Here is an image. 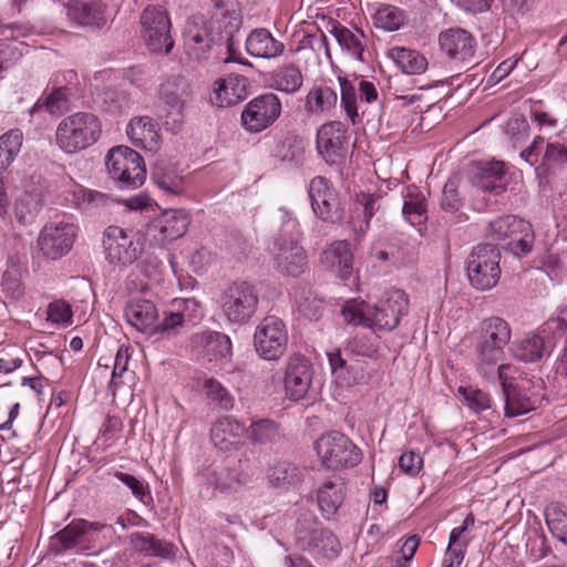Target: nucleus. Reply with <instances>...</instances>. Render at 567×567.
I'll use <instances>...</instances> for the list:
<instances>
[{"instance_id":"72a5a7b5","label":"nucleus","mask_w":567,"mask_h":567,"mask_svg":"<svg viewBox=\"0 0 567 567\" xmlns=\"http://www.w3.org/2000/svg\"><path fill=\"white\" fill-rule=\"evenodd\" d=\"M194 349H202L212 359L227 358L231 352V341L228 336L217 331L195 333L190 338Z\"/></svg>"},{"instance_id":"79ce46f5","label":"nucleus","mask_w":567,"mask_h":567,"mask_svg":"<svg viewBox=\"0 0 567 567\" xmlns=\"http://www.w3.org/2000/svg\"><path fill=\"white\" fill-rule=\"evenodd\" d=\"M329 24L331 25V29L329 32L336 38L339 45L347 50L349 54L354 56L358 61L363 62V44L361 41V38L364 37L362 31H358L359 34L352 32L347 27L340 24L336 20H329Z\"/></svg>"},{"instance_id":"9d476101","label":"nucleus","mask_w":567,"mask_h":567,"mask_svg":"<svg viewBox=\"0 0 567 567\" xmlns=\"http://www.w3.org/2000/svg\"><path fill=\"white\" fill-rule=\"evenodd\" d=\"M184 49L194 61L208 60L213 49L220 45V34L213 32L212 23L203 14H194L186 20L184 31Z\"/></svg>"},{"instance_id":"bf43d9fd","label":"nucleus","mask_w":567,"mask_h":567,"mask_svg":"<svg viewBox=\"0 0 567 567\" xmlns=\"http://www.w3.org/2000/svg\"><path fill=\"white\" fill-rule=\"evenodd\" d=\"M207 399L215 406L223 410H230L234 406V398L229 391L217 380L208 379L204 383Z\"/></svg>"},{"instance_id":"5fc2aeb1","label":"nucleus","mask_w":567,"mask_h":567,"mask_svg":"<svg viewBox=\"0 0 567 567\" xmlns=\"http://www.w3.org/2000/svg\"><path fill=\"white\" fill-rule=\"evenodd\" d=\"M403 10L385 4L378 9L374 14V25L384 31H396L404 23Z\"/></svg>"},{"instance_id":"680f3d73","label":"nucleus","mask_w":567,"mask_h":567,"mask_svg":"<svg viewBox=\"0 0 567 567\" xmlns=\"http://www.w3.org/2000/svg\"><path fill=\"white\" fill-rule=\"evenodd\" d=\"M2 291L9 299H19L23 295L22 272L18 266L9 267L2 275Z\"/></svg>"},{"instance_id":"4c0bfd02","label":"nucleus","mask_w":567,"mask_h":567,"mask_svg":"<svg viewBox=\"0 0 567 567\" xmlns=\"http://www.w3.org/2000/svg\"><path fill=\"white\" fill-rule=\"evenodd\" d=\"M71 87L66 85L53 87L50 93L35 102L31 114L44 110L51 115L61 116L71 110Z\"/></svg>"},{"instance_id":"cd10ccee","label":"nucleus","mask_w":567,"mask_h":567,"mask_svg":"<svg viewBox=\"0 0 567 567\" xmlns=\"http://www.w3.org/2000/svg\"><path fill=\"white\" fill-rule=\"evenodd\" d=\"M247 78L229 75L215 82L212 103L219 107H228L243 101L247 95Z\"/></svg>"},{"instance_id":"4be33fe9","label":"nucleus","mask_w":567,"mask_h":567,"mask_svg":"<svg viewBox=\"0 0 567 567\" xmlns=\"http://www.w3.org/2000/svg\"><path fill=\"white\" fill-rule=\"evenodd\" d=\"M195 305L192 299L174 300L171 308L163 311V318L155 321L152 337L161 336L163 339H172L187 328L186 309Z\"/></svg>"},{"instance_id":"09e8293b","label":"nucleus","mask_w":567,"mask_h":567,"mask_svg":"<svg viewBox=\"0 0 567 567\" xmlns=\"http://www.w3.org/2000/svg\"><path fill=\"white\" fill-rule=\"evenodd\" d=\"M43 206L40 194L25 193L16 204V217L22 225H31Z\"/></svg>"},{"instance_id":"052dcab7","label":"nucleus","mask_w":567,"mask_h":567,"mask_svg":"<svg viewBox=\"0 0 567 567\" xmlns=\"http://www.w3.org/2000/svg\"><path fill=\"white\" fill-rule=\"evenodd\" d=\"M212 484L220 492H231L237 491L244 484V480L236 470L225 466L213 473Z\"/></svg>"},{"instance_id":"5701e85b","label":"nucleus","mask_w":567,"mask_h":567,"mask_svg":"<svg viewBox=\"0 0 567 567\" xmlns=\"http://www.w3.org/2000/svg\"><path fill=\"white\" fill-rule=\"evenodd\" d=\"M189 223L190 218L186 210L168 209L153 221L151 229L157 231L154 237L161 244H165L182 237L186 233Z\"/></svg>"},{"instance_id":"864d4df0","label":"nucleus","mask_w":567,"mask_h":567,"mask_svg":"<svg viewBox=\"0 0 567 567\" xmlns=\"http://www.w3.org/2000/svg\"><path fill=\"white\" fill-rule=\"evenodd\" d=\"M109 475H112L121 483H123L131 491L133 496L144 505H150L153 503V496L150 491V486L144 480L122 471H113L110 472Z\"/></svg>"},{"instance_id":"7ed1b4c3","label":"nucleus","mask_w":567,"mask_h":567,"mask_svg":"<svg viewBox=\"0 0 567 567\" xmlns=\"http://www.w3.org/2000/svg\"><path fill=\"white\" fill-rule=\"evenodd\" d=\"M102 135V123L91 112H75L56 126L55 144L65 154L74 155L94 145Z\"/></svg>"},{"instance_id":"603ef678","label":"nucleus","mask_w":567,"mask_h":567,"mask_svg":"<svg viewBox=\"0 0 567 567\" xmlns=\"http://www.w3.org/2000/svg\"><path fill=\"white\" fill-rule=\"evenodd\" d=\"M133 150L127 146H116L109 151L105 166L110 177L118 183L125 174L126 165L130 164L131 156L127 153H132Z\"/></svg>"},{"instance_id":"473e14b6","label":"nucleus","mask_w":567,"mask_h":567,"mask_svg":"<svg viewBox=\"0 0 567 567\" xmlns=\"http://www.w3.org/2000/svg\"><path fill=\"white\" fill-rule=\"evenodd\" d=\"M338 93L327 84H315L305 97V111L310 115H328L336 109Z\"/></svg>"},{"instance_id":"f257e3e1","label":"nucleus","mask_w":567,"mask_h":567,"mask_svg":"<svg viewBox=\"0 0 567 567\" xmlns=\"http://www.w3.org/2000/svg\"><path fill=\"white\" fill-rule=\"evenodd\" d=\"M409 312V299L400 289L385 292L375 305L348 301L341 313L348 324L362 326L374 331H392Z\"/></svg>"},{"instance_id":"a19ab883","label":"nucleus","mask_w":567,"mask_h":567,"mask_svg":"<svg viewBox=\"0 0 567 567\" xmlns=\"http://www.w3.org/2000/svg\"><path fill=\"white\" fill-rule=\"evenodd\" d=\"M511 350L513 355L523 362H536L545 354L544 338L536 333H527L515 341Z\"/></svg>"},{"instance_id":"c03bdc74","label":"nucleus","mask_w":567,"mask_h":567,"mask_svg":"<svg viewBox=\"0 0 567 567\" xmlns=\"http://www.w3.org/2000/svg\"><path fill=\"white\" fill-rule=\"evenodd\" d=\"M272 86L285 93H296L302 86L303 76L296 64H285L277 68L271 74Z\"/></svg>"},{"instance_id":"2eb2a0df","label":"nucleus","mask_w":567,"mask_h":567,"mask_svg":"<svg viewBox=\"0 0 567 567\" xmlns=\"http://www.w3.org/2000/svg\"><path fill=\"white\" fill-rule=\"evenodd\" d=\"M255 347L265 360H278L286 351L288 332L284 321L277 317H266L255 332Z\"/></svg>"},{"instance_id":"3c124183","label":"nucleus","mask_w":567,"mask_h":567,"mask_svg":"<svg viewBox=\"0 0 567 567\" xmlns=\"http://www.w3.org/2000/svg\"><path fill=\"white\" fill-rule=\"evenodd\" d=\"M300 138L298 135L287 132L276 136L271 155L280 162H292L299 155Z\"/></svg>"},{"instance_id":"6e6552de","label":"nucleus","mask_w":567,"mask_h":567,"mask_svg":"<svg viewBox=\"0 0 567 567\" xmlns=\"http://www.w3.org/2000/svg\"><path fill=\"white\" fill-rule=\"evenodd\" d=\"M259 303L257 288L245 280L233 281L221 295V307L226 318L238 324L248 322Z\"/></svg>"},{"instance_id":"c85d7f7f","label":"nucleus","mask_w":567,"mask_h":567,"mask_svg":"<svg viewBox=\"0 0 567 567\" xmlns=\"http://www.w3.org/2000/svg\"><path fill=\"white\" fill-rule=\"evenodd\" d=\"M127 322L136 330L147 333L152 337L155 329V321L158 318V311L153 301L146 299H133L124 309Z\"/></svg>"},{"instance_id":"b1692460","label":"nucleus","mask_w":567,"mask_h":567,"mask_svg":"<svg viewBox=\"0 0 567 567\" xmlns=\"http://www.w3.org/2000/svg\"><path fill=\"white\" fill-rule=\"evenodd\" d=\"M152 181L164 193L181 195L185 190V178L178 169L177 163L171 158L159 157L152 168Z\"/></svg>"},{"instance_id":"9b49d317","label":"nucleus","mask_w":567,"mask_h":567,"mask_svg":"<svg viewBox=\"0 0 567 567\" xmlns=\"http://www.w3.org/2000/svg\"><path fill=\"white\" fill-rule=\"evenodd\" d=\"M142 34L152 52L169 53L174 47L171 20L161 7L148 6L141 14Z\"/></svg>"},{"instance_id":"f03ea898","label":"nucleus","mask_w":567,"mask_h":567,"mask_svg":"<svg viewBox=\"0 0 567 567\" xmlns=\"http://www.w3.org/2000/svg\"><path fill=\"white\" fill-rule=\"evenodd\" d=\"M511 338V326L501 317L493 316L480 323L474 348L475 365L480 374L489 380L502 378L508 369L502 361Z\"/></svg>"},{"instance_id":"e433bc0d","label":"nucleus","mask_w":567,"mask_h":567,"mask_svg":"<svg viewBox=\"0 0 567 567\" xmlns=\"http://www.w3.org/2000/svg\"><path fill=\"white\" fill-rule=\"evenodd\" d=\"M95 104L110 114L125 113L132 103L131 94L120 86H104L96 91Z\"/></svg>"},{"instance_id":"0e129e2a","label":"nucleus","mask_w":567,"mask_h":567,"mask_svg":"<svg viewBox=\"0 0 567 567\" xmlns=\"http://www.w3.org/2000/svg\"><path fill=\"white\" fill-rule=\"evenodd\" d=\"M546 523L553 536L567 545V513L553 507L546 512Z\"/></svg>"},{"instance_id":"412c9836","label":"nucleus","mask_w":567,"mask_h":567,"mask_svg":"<svg viewBox=\"0 0 567 567\" xmlns=\"http://www.w3.org/2000/svg\"><path fill=\"white\" fill-rule=\"evenodd\" d=\"M472 184L494 195L505 192L508 181L503 162H481L471 177Z\"/></svg>"},{"instance_id":"f704fd0d","label":"nucleus","mask_w":567,"mask_h":567,"mask_svg":"<svg viewBox=\"0 0 567 567\" xmlns=\"http://www.w3.org/2000/svg\"><path fill=\"white\" fill-rule=\"evenodd\" d=\"M305 473L306 471L297 464L287 460H278L269 466L267 478L275 487H296L303 481Z\"/></svg>"},{"instance_id":"13d9d810","label":"nucleus","mask_w":567,"mask_h":567,"mask_svg":"<svg viewBox=\"0 0 567 567\" xmlns=\"http://www.w3.org/2000/svg\"><path fill=\"white\" fill-rule=\"evenodd\" d=\"M460 182V174H453L446 181L441 199V207L444 212L456 213L462 208L463 199L458 194Z\"/></svg>"},{"instance_id":"338daca9","label":"nucleus","mask_w":567,"mask_h":567,"mask_svg":"<svg viewBox=\"0 0 567 567\" xmlns=\"http://www.w3.org/2000/svg\"><path fill=\"white\" fill-rule=\"evenodd\" d=\"M458 393L463 395L467 405L477 412L487 410L492 406L489 395L480 389L461 386L458 389Z\"/></svg>"},{"instance_id":"c9c22d12","label":"nucleus","mask_w":567,"mask_h":567,"mask_svg":"<svg viewBox=\"0 0 567 567\" xmlns=\"http://www.w3.org/2000/svg\"><path fill=\"white\" fill-rule=\"evenodd\" d=\"M344 484L341 480L326 481L317 491L318 506L326 519L333 517L344 501Z\"/></svg>"},{"instance_id":"6ab92c4d","label":"nucleus","mask_w":567,"mask_h":567,"mask_svg":"<svg viewBox=\"0 0 567 567\" xmlns=\"http://www.w3.org/2000/svg\"><path fill=\"white\" fill-rule=\"evenodd\" d=\"M312 381V364L301 354H293L288 359L284 385L287 396L291 401L303 399Z\"/></svg>"},{"instance_id":"e2e57ef3","label":"nucleus","mask_w":567,"mask_h":567,"mask_svg":"<svg viewBox=\"0 0 567 567\" xmlns=\"http://www.w3.org/2000/svg\"><path fill=\"white\" fill-rule=\"evenodd\" d=\"M567 163V147L559 142H548L540 166L546 171L560 167Z\"/></svg>"},{"instance_id":"2f4dec72","label":"nucleus","mask_w":567,"mask_h":567,"mask_svg":"<svg viewBox=\"0 0 567 567\" xmlns=\"http://www.w3.org/2000/svg\"><path fill=\"white\" fill-rule=\"evenodd\" d=\"M285 45L272 37L267 29H255L246 39L247 52L256 58L274 59L284 52Z\"/></svg>"},{"instance_id":"393cba45","label":"nucleus","mask_w":567,"mask_h":567,"mask_svg":"<svg viewBox=\"0 0 567 567\" xmlns=\"http://www.w3.org/2000/svg\"><path fill=\"white\" fill-rule=\"evenodd\" d=\"M159 99L165 105L158 110V116L163 120V125L173 133L179 131L184 122V102L178 90L167 82L161 86Z\"/></svg>"},{"instance_id":"aec40b11","label":"nucleus","mask_w":567,"mask_h":567,"mask_svg":"<svg viewBox=\"0 0 567 567\" xmlns=\"http://www.w3.org/2000/svg\"><path fill=\"white\" fill-rule=\"evenodd\" d=\"M104 526L84 519H75L51 537L50 547L55 554H63L74 547L89 542L91 530L99 532Z\"/></svg>"},{"instance_id":"f3484780","label":"nucleus","mask_w":567,"mask_h":567,"mask_svg":"<svg viewBox=\"0 0 567 567\" xmlns=\"http://www.w3.org/2000/svg\"><path fill=\"white\" fill-rule=\"evenodd\" d=\"M441 50L450 60L465 66L476 64L475 52L477 42L472 33L462 28H451L439 35Z\"/></svg>"},{"instance_id":"a211bd4d","label":"nucleus","mask_w":567,"mask_h":567,"mask_svg":"<svg viewBox=\"0 0 567 567\" xmlns=\"http://www.w3.org/2000/svg\"><path fill=\"white\" fill-rule=\"evenodd\" d=\"M272 264L280 274L299 277L307 268V256L297 241L278 238L274 243Z\"/></svg>"},{"instance_id":"7c9ffc66","label":"nucleus","mask_w":567,"mask_h":567,"mask_svg":"<svg viewBox=\"0 0 567 567\" xmlns=\"http://www.w3.org/2000/svg\"><path fill=\"white\" fill-rule=\"evenodd\" d=\"M126 133L132 144L150 153L159 148V135L148 116L134 117L130 121Z\"/></svg>"},{"instance_id":"774afa93","label":"nucleus","mask_w":567,"mask_h":567,"mask_svg":"<svg viewBox=\"0 0 567 567\" xmlns=\"http://www.w3.org/2000/svg\"><path fill=\"white\" fill-rule=\"evenodd\" d=\"M48 320L52 323H66L72 320L71 306L63 300H55L48 307Z\"/></svg>"},{"instance_id":"ea45409f","label":"nucleus","mask_w":567,"mask_h":567,"mask_svg":"<svg viewBox=\"0 0 567 567\" xmlns=\"http://www.w3.org/2000/svg\"><path fill=\"white\" fill-rule=\"evenodd\" d=\"M389 56L403 73L410 75L424 73L429 65L421 52L410 48L394 47L389 51Z\"/></svg>"},{"instance_id":"20e7f679","label":"nucleus","mask_w":567,"mask_h":567,"mask_svg":"<svg viewBox=\"0 0 567 567\" xmlns=\"http://www.w3.org/2000/svg\"><path fill=\"white\" fill-rule=\"evenodd\" d=\"M486 236L495 241L508 239V249L515 256L530 252L535 239L532 224L514 215L502 216L489 221Z\"/></svg>"},{"instance_id":"c756f323","label":"nucleus","mask_w":567,"mask_h":567,"mask_svg":"<svg viewBox=\"0 0 567 567\" xmlns=\"http://www.w3.org/2000/svg\"><path fill=\"white\" fill-rule=\"evenodd\" d=\"M66 14L79 25L102 27L105 24L103 4L99 0H70Z\"/></svg>"},{"instance_id":"37998d69","label":"nucleus","mask_w":567,"mask_h":567,"mask_svg":"<svg viewBox=\"0 0 567 567\" xmlns=\"http://www.w3.org/2000/svg\"><path fill=\"white\" fill-rule=\"evenodd\" d=\"M402 215L411 225H420L426 218V200L416 186H409L403 195Z\"/></svg>"},{"instance_id":"6e6d98bb","label":"nucleus","mask_w":567,"mask_h":567,"mask_svg":"<svg viewBox=\"0 0 567 567\" xmlns=\"http://www.w3.org/2000/svg\"><path fill=\"white\" fill-rule=\"evenodd\" d=\"M379 197L367 193H360L355 195L353 202V212L358 216L362 215L363 217L364 225L360 226L361 233H365L368 230L371 218L379 212Z\"/></svg>"},{"instance_id":"0eeeda50","label":"nucleus","mask_w":567,"mask_h":567,"mask_svg":"<svg viewBox=\"0 0 567 567\" xmlns=\"http://www.w3.org/2000/svg\"><path fill=\"white\" fill-rule=\"evenodd\" d=\"M499 259V250L492 244L474 247L466 261L471 285L480 290L493 288L501 275Z\"/></svg>"},{"instance_id":"a18cd8bd","label":"nucleus","mask_w":567,"mask_h":567,"mask_svg":"<svg viewBox=\"0 0 567 567\" xmlns=\"http://www.w3.org/2000/svg\"><path fill=\"white\" fill-rule=\"evenodd\" d=\"M248 440L254 444H272L280 440L279 425L270 419L254 421L246 430Z\"/></svg>"},{"instance_id":"f8f14e48","label":"nucleus","mask_w":567,"mask_h":567,"mask_svg":"<svg viewBox=\"0 0 567 567\" xmlns=\"http://www.w3.org/2000/svg\"><path fill=\"white\" fill-rule=\"evenodd\" d=\"M78 236V226L71 221H49L40 230L38 247L42 255L51 260L66 255Z\"/></svg>"},{"instance_id":"de8ad7c7","label":"nucleus","mask_w":567,"mask_h":567,"mask_svg":"<svg viewBox=\"0 0 567 567\" xmlns=\"http://www.w3.org/2000/svg\"><path fill=\"white\" fill-rule=\"evenodd\" d=\"M243 426L229 417L217 421L210 429V437L213 443L220 450H227L228 444H231V439H236Z\"/></svg>"},{"instance_id":"4d7b16f0","label":"nucleus","mask_w":567,"mask_h":567,"mask_svg":"<svg viewBox=\"0 0 567 567\" xmlns=\"http://www.w3.org/2000/svg\"><path fill=\"white\" fill-rule=\"evenodd\" d=\"M340 84V103L344 110L347 117L352 124H355L359 120L358 106H357V89L351 81L346 76H338Z\"/></svg>"},{"instance_id":"a878e982","label":"nucleus","mask_w":567,"mask_h":567,"mask_svg":"<svg viewBox=\"0 0 567 567\" xmlns=\"http://www.w3.org/2000/svg\"><path fill=\"white\" fill-rule=\"evenodd\" d=\"M320 261L327 269L343 280L349 279L352 275L353 255L350 245L346 240L332 243L322 251Z\"/></svg>"},{"instance_id":"4468645a","label":"nucleus","mask_w":567,"mask_h":567,"mask_svg":"<svg viewBox=\"0 0 567 567\" xmlns=\"http://www.w3.org/2000/svg\"><path fill=\"white\" fill-rule=\"evenodd\" d=\"M317 150L324 162L330 165H341L349 153V135L343 123L328 122L318 130Z\"/></svg>"},{"instance_id":"bb28decb","label":"nucleus","mask_w":567,"mask_h":567,"mask_svg":"<svg viewBox=\"0 0 567 567\" xmlns=\"http://www.w3.org/2000/svg\"><path fill=\"white\" fill-rule=\"evenodd\" d=\"M502 385L504 395V411L505 416L515 417L528 413L537 408V399L528 395L527 391L519 388L517 384L509 382L504 374L497 378Z\"/></svg>"},{"instance_id":"dca6fc26","label":"nucleus","mask_w":567,"mask_h":567,"mask_svg":"<svg viewBox=\"0 0 567 567\" xmlns=\"http://www.w3.org/2000/svg\"><path fill=\"white\" fill-rule=\"evenodd\" d=\"M280 114L279 97L274 93H265L247 103L241 113V123L247 131L259 133L272 125Z\"/></svg>"},{"instance_id":"ddd939ff","label":"nucleus","mask_w":567,"mask_h":567,"mask_svg":"<svg viewBox=\"0 0 567 567\" xmlns=\"http://www.w3.org/2000/svg\"><path fill=\"white\" fill-rule=\"evenodd\" d=\"M311 207L317 217L327 223H340L344 210L330 181L323 176L313 177L308 187Z\"/></svg>"},{"instance_id":"58836bf2","label":"nucleus","mask_w":567,"mask_h":567,"mask_svg":"<svg viewBox=\"0 0 567 567\" xmlns=\"http://www.w3.org/2000/svg\"><path fill=\"white\" fill-rule=\"evenodd\" d=\"M130 542L136 551L145 556L171 558L175 554L173 544L158 539L150 533H133L130 535Z\"/></svg>"},{"instance_id":"423d86ee","label":"nucleus","mask_w":567,"mask_h":567,"mask_svg":"<svg viewBox=\"0 0 567 567\" xmlns=\"http://www.w3.org/2000/svg\"><path fill=\"white\" fill-rule=\"evenodd\" d=\"M321 463L329 470L353 467L361 461L359 447L343 433L333 431L321 435L315 443Z\"/></svg>"},{"instance_id":"1a4fd4ad","label":"nucleus","mask_w":567,"mask_h":567,"mask_svg":"<svg viewBox=\"0 0 567 567\" xmlns=\"http://www.w3.org/2000/svg\"><path fill=\"white\" fill-rule=\"evenodd\" d=\"M103 247L105 259L117 266L132 265L143 251V243L137 233L115 225L104 230Z\"/></svg>"},{"instance_id":"39448f33","label":"nucleus","mask_w":567,"mask_h":567,"mask_svg":"<svg viewBox=\"0 0 567 567\" xmlns=\"http://www.w3.org/2000/svg\"><path fill=\"white\" fill-rule=\"evenodd\" d=\"M316 523V517L310 512L301 513L296 527V544L299 549L310 553L312 556L334 558L341 549L337 536L327 528H311L307 524Z\"/></svg>"},{"instance_id":"69168bd1","label":"nucleus","mask_w":567,"mask_h":567,"mask_svg":"<svg viewBox=\"0 0 567 567\" xmlns=\"http://www.w3.org/2000/svg\"><path fill=\"white\" fill-rule=\"evenodd\" d=\"M131 358V349L127 346H120L114 358V365L112 371L111 386L117 388L123 381L122 378L128 369Z\"/></svg>"},{"instance_id":"49530a36","label":"nucleus","mask_w":567,"mask_h":567,"mask_svg":"<svg viewBox=\"0 0 567 567\" xmlns=\"http://www.w3.org/2000/svg\"><path fill=\"white\" fill-rule=\"evenodd\" d=\"M131 156L130 164L126 165L125 174L117 183L122 189H134L142 186L146 179V168L142 156L133 150L127 153Z\"/></svg>"},{"instance_id":"8fccbe9b","label":"nucleus","mask_w":567,"mask_h":567,"mask_svg":"<svg viewBox=\"0 0 567 567\" xmlns=\"http://www.w3.org/2000/svg\"><path fill=\"white\" fill-rule=\"evenodd\" d=\"M72 202L80 209H93L103 206H107L111 202L109 194L89 189L81 185L74 187L71 192Z\"/></svg>"}]
</instances>
